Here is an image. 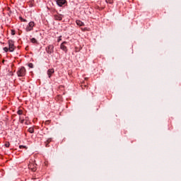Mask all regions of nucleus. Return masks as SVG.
Returning <instances> with one entry per match:
<instances>
[{
  "label": "nucleus",
  "instance_id": "obj_1",
  "mask_svg": "<svg viewBox=\"0 0 181 181\" xmlns=\"http://www.w3.org/2000/svg\"><path fill=\"white\" fill-rule=\"evenodd\" d=\"M17 75L18 76V77H24V76L26 75V69H25V67L22 66L19 68L17 71Z\"/></svg>",
  "mask_w": 181,
  "mask_h": 181
},
{
  "label": "nucleus",
  "instance_id": "obj_2",
  "mask_svg": "<svg viewBox=\"0 0 181 181\" xmlns=\"http://www.w3.org/2000/svg\"><path fill=\"white\" fill-rule=\"evenodd\" d=\"M8 50L9 52H13L15 50V42L12 40H9L8 42Z\"/></svg>",
  "mask_w": 181,
  "mask_h": 181
},
{
  "label": "nucleus",
  "instance_id": "obj_3",
  "mask_svg": "<svg viewBox=\"0 0 181 181\" xmlns=\"http://www.w3.org/2000/svg\"><path fill=\"white\" fill-rule=\"evenodd\" d=\"M45 50L48 54H52V53H54V46H53V45H49L46 47Z\"/></svg>",
  "mask_w": 181,
  "mask_h": 181
},
{
  "label": "nucleus",
  "instance_id": "obj_4",
  "mask_svg": "<svg viewBox=\"0 0 181 181\" xmlns=\"http://www.w3.org/2000/svg\"><path fill=\"white\" fill-rule=\"evenodd\" d=\"M35 26V22L31 21L28 23V25L26 27V32H30V30H33V27Z\"/></svg>",
  "mask_w": 181,
  "mask_h": 181
},
{
  "label": "nucleus",
  "instance_id": "obj_5",
  "mask_svg": "<svg viewBox=\"0 0 181 181\" xmlns=\"http://www.w3.org/2000/svg\"><path fill=\"white\" fill-rule=\"evenodd\" d=\"M56 2L58 6H64L67 4V1L66 0H57Z\"/></svg>",
  "mask_w": 181,
  "mask_h": 181
},
{
  "label": "nucleus",
  "instance_id": "obj_6",
  "mask_svg": "<svg viewBox=\"0 0 181 181\" xmlns=\"http://www.w3.org/2000/svg\"><path fill=\"white\" fill-rule=\"evenodd\" d=\"M64 45H67V42H63L62 44H61V46H60V49H62V50H63L64 52H65V53H67V47H66Z\"/></svg>",
  "mask_w": 181,
  "mask_h": 181
},
{
  "label": "nucleus",
  "instance_id": "obj_7",
  "mask_svg": "<svg viewBox=\"0 0 181 181\" xmlns=\"http://www.w3.org/2000/svg\"><path fill=\"white\" fill-rule=\"evenodd\" d=\"M29 169L32 170L33 172H36V164L35 163H31L28 165Z\"/></svg>",
  "mask_w": 181,
  "mask_h": 181
},
{
  "label": "nucleus",
  "instance_id": "obj_8",
  "mask_svg": "<svg viewBox=\"0 0 181 181\" xmlns=\"http://www.w3.org/2000/svg\"><path fill=\"white\" fill-rule=\"evenodd\" d=\"M54 74V69H49L47 70V74L49 77V78H50L52 77V75Z\"/></svg>",
  "mask_w": 181,
  "mask_h": 181
},
{
  "label": "nucleus",
  "instance_id": "obj_9",
  "mask_svg": "<svg viewBox=\"0 0 181 181\" xmlns=\"http://www.w3.org/2000/svg\"><path fill=\"white\" fill-rule=\"evenodd\" d=\"M76 22L78 26H84V23H83L81 21L77 20Z\"/></svg>",
  "mask_w": 181,
  "mask_h": 181
},
{
  "label": "nucleus",
  "instance_id": "obj_10",
  "mask_svg": "<svg viewBox=\"0 0 181 181\" xmlns=\"http://www.w3.org/2000/svg\"><path fill=\"white\" fill-rule=\"evenodd\" d=\"M54 18L56 21H62V18L61 17V16L59 15H54Z\"/></svg>",
  "mask_w": 181,
  "mask_h": 181
},
{
  "label": "nucleus",
  "instance_id": "obj_11",
  "mask_svg": "<svg viewBox=\"0 0 181 181\" xmlns=\"http://www.w3.org/2000/svg\"><path fill=\"white\" fill-rule=\"evenodd\" d=\"M28 132H30V134H33V132H35V129H33V127H30L28 129Z\"/></svg>",
  "mask_w": 181,
  "mask_h": 181
},
{
  "label": "nucleus",
  "instance_id": "obj_12",
  "mask_svg": "<svg viewBox=\"0 0 181 181\" xmlns=\"http://www.w3.org/2000/svg\"><path fill=\"white\" fill-rule=\"evenodd\" d=\"M30 42H31L32 43H37V40L35 39V38H32V39L30 40Z\"/></svg>",
  "mask_w": 181,
  "mask_h": 181
},
{
  "label": "nucleus",
  "instance_id": "obj_13",
  "mask_svg": "<svg viewBox=\"0 0 181 181\" xmlns=\"http://www.w3.org/2000/svg\"><path fill=\"white\" fill-rule=\"evenodd\" d=\"M107 4H113L114 0H106Z\"/></svg>",
  "mask_w": 181,
  "mask_h": 181
},
{
  "label": "nucleus",
  "instance_id": "obj_14",
  "mask_svg": "<svg viewBox=\"0 0 181 181\" xmlns=\"http://www.w3.org/2000/svg\"><path fill=\"white\" fill-rule=\"evenodd\" d=\"M17 114H18V115H22V114H23V112L22 110H18L17 112Z\"/></svg>",
  "mask_w": 181,
  "mask_h": 181
},
{
  "label": "nucleus",
  "instance_id": "obj_15",
  "mask_svg": "<svg viewBox=\"0 0 181 181\" xmlns=\"http://www.w3.org/2000/svg\"><path fill=\"white\" fill-rule=\"evenodd\" d=\"M28 67H30V69H33V64L30 63V64H28Z\"/></svg>",
  "mask_w": 181,
  "mask_h": 181
},
{
  "label": "nucleus",
  "instance_id": "obj_16",
  "mask_svg": "<svg viewBox=\"0 0 181 181\" xmlns=\"http://www.w3.org/2000/svg\"><path fill=\"white\" fill-rule=\"evenodd\" d=\"M4 52H9V48H8V47H4Z\"/></svg>",
  "mask_w": 181,
  "mask_h": 181
},
{
  "label": "nucleus",
  "instance_id": "obj_17",
  "mask_svg": "<svg viewBox=\"0 0 181 181\" xmlns=\"http://www.w3.org/2000/svg\"><path fill=\"white\" fill-rule=\"evenodd\" d=\"M9 145H10L9 142H6L5 144L6 148H9Z\"/></svg>",
  "mask_w": 181,
  "mask_h": 181
},
{
  "label": "nucleus",
  "instance_id": "obj_18",
  "mask_svg": "<svg viewBox=\"0 0 181 181\" xmlns=\"http://www.w3.org/2000/svg\"><path fill=\"white\" fill-rule=\"evenodd\" d=\"M21 22H27L26 19H23L22 17H20Z\"/></svg>",
  "mask_w": 181,
  "mask_h": 181
},
{
  "label": "nucleus",
  "instance_id": "obj_19",
  "mask_svg": "<svg viewBox=\"0 0 181 181\" xmlns=\"http://www.w3.org/2000/svg\"><path fill=\"white\" fill-rule=\"evenodd\" d=\"M46 142L50 144V142H52V139H48Z\"/></svg>",
  "mask_w": 181,
  "mask_h": 181
},
{
  "label": "nucleus",
  "instance_id": "obj_20",
  "mask_svg": "<svg viewBox=\"0 0 181 181\" xmlns=\"http://www.w3.org/2000/svg\"><path fill=\"white\" fill-rule=\"evenodd\" d=\"M19 148L20 149H22V148H25L26 149V146H20Z\"/></svg>",
  "mask_w": 181,
  "mask_h": 181
},
{
  "label": "nucleus",
  "instance_id": "obj_21",
  "mask_svg": "<svg viewBox=\"0 0 181 181\" xmlns=\"http://www.w3.org/2000/svg\"><path fill=\"white\" fill-rule=\"evenodd\" d=\"M45 146H46V148H49V143L45 142Z\"/></svg>",
  "mask_w": 181,
  "mask_h": 181
},
{
  "label": "nucleus",
  "instance_id": "obj_22",
  "mask_svg": "<svg viewBox=\"0 0 181 181\" xmlns=\"http://www.w3.org/2000/svg\"><path fill=\"white\" fill-rule=\"evenodd\" d=\"M11 35L13 36L15 35V30H11Z\"/></svg>",
  "mask_w": 181,
  "mask_h": 181
},
{
  "label": "nucleus",
  "instance_id": "obj_23",
  "mask_svg": "<svg viewBox=\"0 0 181 181\" xmlns=\"http://www.w3.org/2000/svg\"><path fill=\"white\" fill-rule=\"evenodd\" d=\"M62 40V36H60L58 39V42H60Z\"/></svg>",
  "mask_w": 181,
  "mask_h": 181
},
{
  "label": "nucleus",
  "instance_id": "obj_24",
  "mask_svg": "<svg viewBox=\"0 0 181 181\" xmlns=\"http://www.w3.org/2000/svg\"><path fill=\"white\" fill-rule=\"evenodd\" d=\"M24 121H25L24 119H21V124H23Z\"/></svg>",
  "mask_w": 181,
  "mask_h": 181
}]
</instances>
